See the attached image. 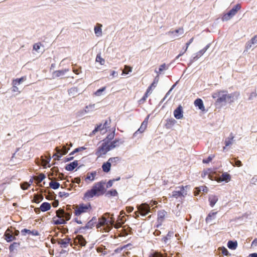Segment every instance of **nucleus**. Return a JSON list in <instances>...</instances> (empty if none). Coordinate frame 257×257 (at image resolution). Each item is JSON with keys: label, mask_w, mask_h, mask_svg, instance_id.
<instances>
[{"label": "nucleus", "mask_w": 257, "mask_h": 257, "mask_svg": "<svg viewBox=\"0 0 257 257\" xmlns=\"http://www.w3.org/2000/svg\"><path fill=\"white\" fill-rule=\"evenodd\" d=\"M176 120L174 118H169L166 120V123L165 124V126L167 129L171 128L176 123Z\"/></svg>", "instance_id": "19"}, {"label": "nucleus", "mask_w": 257, "mask_h": 257, "mask_svg": "<svg viewBox=\"0 0 257 257\" xmlns=\"http://www.w3.org/2000/svg\"><path fill=\"white\" fill-rule=\"evenodd\" d=\"M174 115L177 119H180L183 117V109L181 105H179L174 111Z\"/></svg>", "instance_id": "16"}, {"label": "nucleus", "mask_w": 257, "mask_h": 257, "mask_svg": "<svg viewBox=\"0 0 257 257\" xmlns=\"http://www.w3.org/2000/svg\"><path fill=\"white\" fill-rule=\"evenodd\" d=\"M55 150L58 154H59L62 156V155L66 154L68 152L69 149L67 148L65 146H64L61 149L56 147Z\"/></svg>", "instance_id": "25"}, {"label": "nucleus", "mask_w": 257, "mask_h": 257, "mask_svg": "<svg viewBox=\"0 0 257 257\" xmlns=\"http://www.w3.org/2000/svg\"><path fill=\"white\" fill-rule=\"evenodd\" d=\"M5 239L8 242H11L16 239V237L13 235L12 227L8 228L4 234Z\"/></svg>", "instance_id": "11"}, {"label": "nucleus", "mask_w": 257, "mask_h": 257, "mask_svg": "<svg viewBox=\"0 0 257 257\" xmlns=\"http://www.w3.org/2000/svg\"><path fill=\"white\" fill-rule=\"evenodd\" d=\"M233 139H234V136H233L232 134L231 133L229 135V137H228L225 141V147H227V146H229L230 145H231L232 143Z\"/></svg>", "instance_id": "32"}, {"label": "nucleus", "mask_w": 257, "mask_h": 257, "mask_svg": "<svg viewBox=\"0 0 257 257\" xmlns=\"http://www.w3.org/2000/svg\"><path fill=\"white\" fill-rule=\"evenodd\" d=\"M110 121H111V120H110V119H109L108 120H105V122L103 124L104 129H106V128L109 127V124L110 123Z\"/></svg>", "instance_id": "60"}, {"label": "nucleus", "mask_w": 257, "mask_h": 257, "mask_svg": "<svg viewBox=\"0 0 257 257\" xmlns=\"http://www.w3.org/2000/svg\"><path fill=\"white\" fill-rule=\"evenodd\" d=\"M78 93V89L76 87H72L68 90V94L70 96L74 97Z\"/></svg>", "instance_id": "33"}, {"label": "nucleus", "mask_w": 257, "mask_h": 257, "mask_svg": "<svg viewBox=\"0 0 257 257\" xmlns=\"http://www.w3.org/2000/svg\"><path fill=\"white\" fill-rule=\"evenodd\" d=\"M174 232L173 231H169L167 235L164 237V241L166 242V240L172 236Z\"/></svg>", "instance_id": "57"}, {"label": "nucleus", "mask_w": 257, "mask_h": 257, "mask_svg": "<svg viewBox=\"0 0 257 257\" xmlns=\"http://www.w3.org/2000/svg\"><path fill=\"white\" fill-rule=\"evenodd\" d=\"M101 25L98 24L94 28V32L97 36H100L102 34L101 32Z\"/></svg>", "instance_id": "34"}, {"label": "nucleus", "mask_w": 257, "mask_h": 257, "mask_svg": "<svg viewBox=\"0 0 257 257\" xmlns=\"http://www.w3.org/2000/svg\"><path fill=\"white\" fill-rule=\"evenodd\" d=\"M96 61L99 62L101 65H104L105 60L103 58L101 57V54H98L96 57Z\"/></svg>", "instance_id": "42"}, {"label": "nucleus", "mask_w": 257, "mask_h": 257, "mask_svg": "<svg viewBox=\"0 0 257 257\" xmlns=\"http://www.w3.org/2000/svg\"><path fill=\"white\" fill-rule=\"evenodd\" d=\"M107 222L108 223V224H107V226H112L114 224V219L112 217H111L109 219L107 220Z\"/></svg>", "instance_id": "58"}, {"label": "nucleus", "mask_w": 257, "mask_h": 257, "mask_svg": "<svg viewBox=\"0 0 257 257\" xmlns=\"http://www.w3.org/2000/svg\"><path fill=\"white\" fill-rule=\"evenodd\" d=\"M56 224H63L66 223L65 220L63 217L58 218L57 220H55Z\"/></svg>", "instance_id": "48"}, {"label": "nucleus", "mask_w": 257, "mask_h": 257, "mask_svg": "<svg viewBox=\"0 0 257 257\" xmlns=\"http://www.w3.org/2000/svg\"><path fill=\"white\" fill-rule=\"evenodd\" d=\"M149 118V115H148L147 117L145 119V120L143 121V122L141 124V126L140 128L134 134V136L136 137L138 133H143L145 132V131L146 130L148 123V119Z\"/></svg>", "instance_id": "12"}, {"label": "nucleus", "mask_w": 257, "mask_h": 257, "mask_svg": "<svg viewBox=\"0 0 257 257\" xmlns=\"http://www.w3.org/2000/svg\"><path fill=\"white\" fill-rule=\"evenodd\" d=\"M148 96V95L145 93L144 96L139 100V102L140 103H143L145 102Z\"/></svg>", "instance_id": "63"}, {"label": "nucleus", "mask_w": 257, "mask_h": 257, "mask_svg": "<svg viewBox=\"0 0 257 257\" xmlns=\"http://www.w3.org/2000/svg\"><path fill=\"white\" fill-rule=\"evenodd\" d=\"M69 196V193L65 192H60L59 193V196L60 197H67Z\"/></svg>", "instance_id": "61"}, {"label": "nucleus", "mask_w": 257, "mask_h": 257, "mask_svg": "<svg viewBox=\"0 0 257 257\" xmlns=\"http://www.w3.org/2000/svg\"><path fill=\"white\" fill-rule=\"evenodd\" d=\"M196 191L195 192V195H197L199 194V192L202 191L206 192L208 190L207 187L206 186H201L196 188Z\"/></svg>", "instance_id": "37"}, {"label": "nucleus", "mask_w": 257, "mask_h": 257, "mask_svg": "<svg viewBox=\"0 0 257 257\" xmlns=\"http://www.w3.org/2000/svg\"><path fill=\"white\" fill-rule=\"evenodd\" d=\"M106 195L109 197L117 196L118 193L115 189H111L106 192Z\"/></svg>", "instance_id": "36"}, {"label": "nucleus", "mask_w": 257, "mask_h": 257, "mask_svg": "<svg viewBox=\"0 0 257 257\" xmlns=\"http://www.w3.org/2000/svg\"><path fill=\"white\" fill-rule=\"evenodd\" d=\"M68 71V70L67 69L55 71L53 72V76L56 77H60L64 75Z\"/></svg>", "instance_id": "26"}, {"label": "nucleus", "mask_w": 257, "mask_h": 257, "mask_svg": "<svg viewBox=\"0 0 257 257\" xmlns=\"http://www.w3.org/2000/svg\"><path fill=\"white\" fill-rule=\"evenodd\" d=\"M94 108V104L89 105V106H86L84 109V111L85 113H87L90 111H92V110Z\"/></svg>", "instance_id": "50"}, {"label": "nucleus", "mask_w": 257, "mask_h": 257, "mask_svg": "<svg viewBox=\"0 0 257 257\" xmlns=\"http://www.w3.org/2000/svg\"><path fill=\"white\" fill-rule=\"evenodd\" d=\"M123 217V216L122 217ZM124 221L123 220L122 218H121L120 220H118L115 224L114 225V227L116 228H118L120 227L122 224L124 223Z\"/></svg>", "instance_id": "44"}, {"label": "nucleus", "mask_w": 257, "mask_h": 257, "mask_svg": "<svg viewBox=\"0 0 257 257\" xmlns=\"http://www.w3.org/2000/svg\"><path fill=\"white\" fill-rule=\"evenodd\" d=\"M45 178V175L43 173L39 174L37 176H35L34 179L37 180L38 182H42Z\"/></svg>", "instance_id": "45"}, {"label": "nucleus", "mask_w": 257, "mask_h": 257, "mask_svg": "<svg viewBox=\"0 0 257 257\" xmlns=\"http://www.w3.org/2000/svg\"><path fill=\"white\" fill-rule=\"evenodd\" d=\"M105 224H108V223L107 222V219L106 217L103 216L102 217L99 218L98 222L96 224V227L98 228Z\"/></svg>", "instance_id": "20"}, {"label": "nucleus", "mask_w": 257, "mask_h": 257, "mask_svg": "<svg viewBox=\"0 0 257 257\" xmlns=\"http://www.w3.org/2000/svg\"><path fill=\"white\" fill-rule=\"evenodd\" d=\"M194 104L198 106L199 108L200 109H204V108L203 101L200 98H198L195 100Z\"/></svg>", "instance_id": "29"}, {"label": "nucleus", "mask_w": 257, "mask_h": 257, "mask_svg": "<svg viewBox=\"0 0 257 257\" xmlns=\"http://www.w3.org/2000/svg\"><path fill=\"white\" fill-rule=\"evenodd\" d=\"M27 79L26 76H23L20 78H17L13 80L12 81V90L14 92H18V93H21V91L19 90V88L17 87L18 85H20L21 83L25 81Z\"/></svg>", "instance_id": "6"}, {"label": "nucleus", "mask_w": 257, "mask_h": 257, "mask_svg": "<svg viewBox=\"0 0 257 257\" xmlns=\"http://www.w3.org/2000/svg\"><path fill=\"white\" fill-rule=\"evenodd\" d=\"M97 219L95 217H92V218L88 221L86 224L85 228H92L95 224H96Z\"/></svg>", "instance_id": "22"}, {"label": "nucleus", "mask_w": 257, "mask_h": 257, "mask_svg": "<svg viewBox=\"0 0 257 257\" xmlns=\"http://www.w3.org/2000/svg\"><path fill=\"white\" fill-rule=\"evenodd\" d=\"M241 9V6L240 4L236 5L231 10H230L228 13L224 14L222 17L223 21H228L233 16H234Z\"/></svg>", "instance_id": "5"}, {"label": "nucleus", "mask_w": 257, "mask_h": 257, "mask_svg": "<svg viewBox=\"0 0 257 257\" xmlns=\"http://www.w3.org/2000/svg\"><path fill=\"white\" fill-rule=\"evenodd\" d=\"M57 243L61 248H66L69 245L72 246L71 239L69 237H65L62 239L59 238L57 240Z\"/></svg>", "instance_id": "10"}, {"label": "nucleus", "mask_w": 257, "mask_h": 257, "mask_svg": "<svg viewBox=\"0 0 257 257\" xmlns=\"http://www.w3.org/2000/svg\"><path fill=\"white\" fill-rule=\"evenodd\" d=\"M43 199V196L40 195L36 194L34 195L33 201L36 203H39Z\"/></svg>", "instance_id": "39"}, {"label": "nucleus", "mask_w": 257, "mask_h": 257, "mask_svg": "<svg viewBox=\"0 0 257 257\" xmlns=\"http://www.w3.org/2000/svg\"><path fill=\"white\" fill-rule=\"evenodd\" d=\"M119 161H120V158L118 157L110 158L108 160V161L109 162L110 164L111 163H114V165H115Z\"/></svg>", "instance_id": "43"}, {"label": "nucleus", "mask_w": 257, "mask_h": 257, "mask_svg": "<svg viewBox=\"0 0 257 257\" xmlns=\"http://www.w3.org/2000/svg\"><path fill=\"white\" fill-rule=\"evenodd\" d=\"M217 213V212L209 213L206 218V222L207 223L210 222L212 219L215 218V216Z\"/></svg>", "instance_id": "28"}, {"label": "nucleus", "mask_w": 257, "mask_h": 257, "mask_svg": "<svg viewBox=\"0 0 257 257\" xmlns=\"http://www.w3.org/2000/svg\"><path fill=\"white\" fill-rule=\"evenodd\" d=\"M209 204L211 207H213L215 203L218 200V198L217 196L214 195H211L209 196Z\"/></svg>", "instance_id": "21"}, {"label": "nucleus", "mask_w": 257, "mask_h": 257, "mask_svg": "<svg viewBox=\"0 0 257 257\" xmlns=\"http://www.w3.org/2000/svg\"><path fill=\"white\" fill-rule=\"evenodd\" d=\"M78 165V161H74L73 162L67 164L65 166V169L67 171H71L73 170Z\"/></svg>", "instance_id": "18"}, {"label": "nucleus", "mask_w": 257, "mask_h": 257, "mask_svg": "<svg viewBox=\"0 0 257 257\" xmlns=\"http://www.w3.org/2000/svg\"><path fill=\"white\" fill-rule=\"evenodd\" d=\"M212 97L215 99V104L231 103L237 99L239 96V92H234L228 93L227 90H217L212 93Z\"/></svg>", "instance_id": "1"}, {"label": "nucleus", "mask_w": 257, "mask_h": 257, "mask_svg": "<svg viewBox=\"0 0 257 257\" xmlns=\"http://www.w3.org/2000/svg\"><path fill=\"white\" fill-rule=\"evenodd\" d=\"M96 174L95 172H93L91 173H88L86 175V177L85 178V181L88 180L90 181H92L94 180Z\"/></svg>", "instance_id": "27"}, {"label": "nucleus", "mask_w": 257, "mask_h": 257, "mask_svg": "<svg viewBox=\"0 0 257 257\" xmlns=\"http://www.w3.org/2000/svg\"><path fill=\"white\" fill-rule=\"evenodd\" d=\"M232 160L233 162L231 163L233 164V166L240 167L242 165L241 162L239 160H236V158L233 159Z\"/></svg>", "instance_id": "47"}, {"label": "nucleus", "mask_w": 257, "mask_h": 257, "mask_svg": "<svg viewBox=\"0 0 257 257\" xmlns=\"http://www.w3.org/2000/svg\"><path fill=\"white\" fill-rule=\"evenodd\" d=\"M114 137V133L113 132L112 133H111V134L108 135L106 137V139H104V140H105L106 141H108V144H109V141L110 140H112L113 139Z\"/></svg>", "instance_id": "51"}, {"label": "nucleus", "mask_w": 257, "mask_h": 257, "mask_svg": "<svg viewBox=\"0 0 257 257\" xmlns=\"http://www.w3.org/2000/svg\"><path fill=\"white\" fill-rule=\"evenodd\" d=\"M41 46L42 44L41 43H35L33 45V50H35L36 51H38L40 49Z\"/></svg>", "instance_id": "53"}, {"label": "nucleus", "mask_w": 257, "mask_h": 257, "mask_svg": "<svg viewBox=\"0 0 257 257\" xmlns=\"http://www.w3.org/2000/svg\"><path fill=\"white\" fill-rule=\"evenodd\" d=\"M110 150V149L108 146V142L103 140L102 144L97 149L95 152V155L97 158H99L105 155Z\"/></svg>", "instance_id": "4"}, {"label": "nucleus", "mask_w": 257, "mask_h": 257, "mask_svg": "<svg viewBox=\"0 0 257 257\" xmlns=\"http://www.w3.org/2000/svg\"><path fill=\"white\" fill-rule=\"evenodd\" d=\"M30 186V184L27 182H25L21 185V187L23 190H26Z\"/></svg>", "instance_id": "54"}, {"label": "nucleus", "mask_w": 257, "mask_h": 257, "mask_svg": "<svg viewBox=\"0 0 257 257\" xmlns=\"http://www.w3.org/2000/svg\"><path fill=\"white\" fill-rule=\"evenodd\" d=\"M20 245V242H14L12 243L9 246V250L10 252H13L14 250L18 247Z\"/></svg>", "instance_id": "35"}, {"label": "nucleus", "mask_w": 257, "mask_h": 257, "mask_svg": "<svg viewBox=\"0 0 257 257\" xmlns=\"http://www.w3.org/2000/svg\"><path fill=\"white\" fill-rule=\"evenodd\" d=\"M104 185L105 182L103 181L94 183L90 189L87 190L84 193L82 199L84 201H88L94 196L99 197L103 195L106 191Z\"/></svg>", "instance_id": "2"}, {"label": "nucleus", "mask_w": 257, "mask_h": 257, "mask_svg": "<svg viewBox=\"0 0 257 257\" xmlns=\"http://www.w3.org/2000/svg\"><path fill=\"white\" fill-rule=\"evenodd\" d=\"M180 191H174L172 192V197L175 198H178L182 196H184V194L186 195V192L184 191V186H181L179 187Z\"/></svg>", "instance_id": "14"}, {"label": "nucleus", "mask_w": 257, "mask_h": 257, "mask_svg": "<svg viewBox=\"0 0 257 257\" xmlns=\"http://www.w3.org/2000/svg\"><path fill=\"white\" fill-rule=\"evenodd\" d=\"M71 215L70 213L65 212V214L63 215V218L65 220V221L70 220Z\"/></svg>", "instance_id": "55"}, {"label": "nucleus", "mask_w": 257, "mask_h": 257, "mask_svg": "<svg viewBox=\"0 0 257 257\" xmlns=\"http://www.w3.org/2000/svg\"><path fill=\"white\" fill-rule=\"evenodd\" d=\"M31 230L27 229H24L21 230V233L23 235H26V234H30Z\"/></svg>", "instance_id": "62"}, {"label": "nucleus", "mask_w": 257, "mask_h": 257, "mask_svg": "<svg viewBox=\"0 0 257 257\" xmlns=\"http://www.w3.org/2000/svg\"><path fill=\"white\" fill-rule=\"evenodd\" d=\"M56 216L58 218L63 217V215L65 214V211L63 209H59L56 211Z\"/></svg>", "instance_id": "46"}, {"label": "nucleus", "mask_w": 257, "mask_h": 257, "mask_svg": "<svg viewBox=\"0 0 257 257\" xmlns=\"http://www.w3.org/2000/svg\"><path fill=\"white\" fill-rule=\"evenodd\" d=\"M231 179L230 175L225 172L222 174V175L217 178L216 181L218 182L225 181L226 182H228Z\"/></svg>", "instance_id": "15"}, {"label": "nucleus", "mask_w": 257, "mask_h": 257, "mask_svg": "<svg viewBox=\"0 0 257 257\" xmlns=\"http://www.w3.org/2000/svg\"><path fill=\"white\" fill-rule=\"evenodd\" d=\"M167 215V212L164 210H160L158 212L157 228H159L162 225Z\"/></svg>", "instance_id": "8"}, {"label": "nucleus", "mask_w": 257, "mask_h": 257, "mask_svg": "<svg viewBox=\"0 0 257 257\" xmlns=\"http://www.w3.org/2000/svg\"><path fill=\"white\" fill-rule=\"evenodd\" d=\"M74 243L75 244H79L81 246H84L86 245L87 241L83 236L81 235H78L75 238L74 240Z\"/></svg>", "instance_id": "13"}, {"label": "nucleus", "mask_w": 257, "mask_h": 257, "mask_svg": "<svg viewBox=\"0 0 257 257\" xmlns=\"http://www.w3.org/2000/svg\"><path fill=\"white\" fill-rule=\"evenodd\" d=\"M184 33L183 27H180L175 30H170L168 32V35L172 36L173 38H178L183 35Z\"/></svg>", "instance_id": "9"}, {"label": "nucleus", "mask_w": 257, "mask_h": 257, "mask_svg": "<svg viewBox=\"0 0 257 257\" xmlns=\"http://www.w3.org/2000/svg\"><path fill=\"white\" fill-rule=\"evenodd\" d=\"M132 67L127 65H125L122 70V74H127L129 72L132 71Z\"/></svg>", "instance_id": "40"}, {"label": "nucleus", "mask_w": 257, "mask_h": 257, "mask_svg": "<svg viewBox=\"0 0 257 257\" xmlns=\"http://www.w3.org/2000/svg\"><path fill=\"white\" fill-rule=\"evenodd\" d=\"M137 208L142 216H146L150 212V206L149 204L144 203L137 205Z\"/></svg>", "instance_id": "7"}, {"label": "nucleus", "mask_w": 257, "mask_h": 257, "mask_svg": "<svg viewBox=\"0 0 257 257\" xmlns=\"http://www.w3.org/2000/svg\"><path fill=\"white\" fill-rule=\"evenodd\" d=\"M257 96V93L256 92V91H254V92H251L250 95H249V96L248 97V99L249 100H251L253 98L256 97Z\"/></svg>", "instance_id": "59"}, {"label": "nucleus", "mask_w": 257, "mask_h": 257, "mask_svg": "<svg viewBox=\"0 0 257 257\" xmlns=\"http://www.w3.org/2000/svg\"><path fill=\"white\" fill-rule=\"evenodd\" d=\"M92 209L90 203L87 204L81 203L75 206L74 214L79 216L83 213H89Z\"/></svg>", "instance_id": "3"}, {"label": "nucleus", "mask_w": 257, "mask_h": 257, "mask_svg": "<svg viewBox=\"0 0 257 257\" xmlns=\"http://www.w3.org/2000/svg\"><path fill=\"white\" fill-rule=\"evenodd\" d=\"M208 48V46H207L205 48H204L203 49L201 50L199 52H198V53H197V56H202L206 52V51L207 50Z\"/></svg>", "instance_id": "56"}, {"label": "nucleus", "mask_w": 257, "mask_h": 257, "mask_svg": "<svg viewBox=\"0 0 257 257\" xmlns=\"http://www.w3.org/2000/svg\"><path fill=\"white\" fill-rule=\"evenodd\" d=\"M149 257H167V254H163L159 252L155 251L150 253Z\"/></svg>", "instance_id": "31"}, {"label": "nucleus", "mask_w": 257, "mask_h": 257, "mask_svg": "<svg viewBox=\"0 0 257 257\" xmlns=\"http://www.w3.org/2000/svg\"><path fill=\"white\" fill-rule=\"evenodd\" d=\"M227 246L229 249H235L237 246V241L229 240L227 243Z\"/></svg>", "instance_id": "30"}, {"label": "nucleus", "mask_w": 257, "mask_h": 257, "mask_svg": "<svg viewBox=\"0 0 257 257\" xmlns=\"http://www.w3.org/2000/svg\"><path fill=\"white\" fill-rule=\"evenodd\" d=\"M51 208V204L48 202H44L40 206L41 210L45 212L50 210Z\"/></svg>", "instance_id": "23"}, {"label": "nucleus", "mask_w": 257, "mask_h": 257, "mask_svg": "<svg viewBox=\"0 0 257 257\" xmlns=\"http://www.w3.org/2000/svg\"><path fill=\"white\" fill-rule=\"evenodd\" d=\"M123 141L120 139H116L113 141L108 144V146L110 148V150L114 149L116 147H118L120 144L123 143Z\"/></svg>", "instance_id": "17"}, {"label": "nucleus", "mask_w": 257, "mask_h": 257, "mask_svg": "<svg viewBox=\"0 0 257 257\" xmlns=\"http://www.w3.org/2000/svg\"><path fill=\"white\" fill-rule=\"evenodd\" d=\"M214 157V155L210 156L206 159H203L202 162L204 164L209 163L210 162L212 161Z\"/></svg>", "instance_id": "52"}, {"label": "nucleus", "mask_w": 257, "mask_h": 257, "mask_svg": "<svg viewBox=\"0 0 257 257\" xmlns=\"http://www.w3.org/2000/svg\"><path fill=\"white\" fill-rule=\"evenodd\" d=\"M193 40H194V38H192L191 39H190L189 40V41L186 44V48L184 49V52H183L182 53H180L178 56L177 57V58H178L179 57H180L181 56H182L187 50L189 46L190 45L191 43H192V42L193 41Z\"/></svg>", "instance_id": "38"}, {"label": "nucleus", "mask_w": 257, "mask_h": 257, "mask_svg": "<svg viewBox=\"0 0 257 257\" xmlns=\"http://www.w3.org/2000/svg\"><path fill=\"white\" fill-rule=\"evenodd\" d=\"M105 87H102V88H100V89H98V90L95 92V94H96V95H98V96L100 95V94H101V93L102 91H104V90H105Z\"/></svg>", "instance_id": "64"}, {"label": "nucleus", "mask_w": 257, "mask_h": 257, "mask_svg": "<svg viewBox=\"0 0 257 257\" xmlns=\"http://www.w3.org/2000/svg\"><path fill=\"white\" fill-rule=\"evenodd\" d=\"M103 130H105L103 125L100 123L95 128V129L93 131V133H95L96 132L102 131Z\"/></svg>", "instance_id": "49"}, {"label": "nucleus", "mask_w": 257, "mask_h": 257, "mask_svg": "<svg viewBox=\"0 0 257 257\" xmlns=\"http://www.w3.org/2000/svg\"><path fill=\"white\" fill-rule=\"evenodd\" d=\"M110 168L111 164L108 161L104 163L102 166V170L105 173H108L110 171Z\"/></svg>", "instance_id": "24"}, {"label": "nucleus", "mask_w": 257, "mask_h": 257, "mask_svg": "<svg viewBox=\"0 0 257 257\" xmlns=\"http://www.w3.org/2000/svg\"><path fill=\"white\" fill-rule=\"evenodd\" d=\"M49 186L53 189H57L59 187L60 184L57 182L51 181L49 183Z\"/></svg>", "instance_id": "41"}]
</instances>
